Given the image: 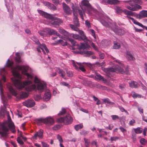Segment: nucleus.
I'll list each match as a JSON object with an SVG mask.
<instances>
[{
    "label": "nucleus",
    "instance_id": "nucleus-1",
    "mask_svg": "<svg viewBox=\"0 0 147 147\" xmlns=\"http://www.w3.org/2000/svg\"><path fill=\"white\" fill-rule=\"evenodd\" d=\"M13 62L9 60L8 59L7 62L6 63L7 65L9 67H10L11 69V71L12 74L15 77L20 78L21 76L20 74L18 72L16 69L21 70L22 71L23 74L26 75L28 79L32 80L33 78V74L32 73H27L29 67L27 66L17 65L15 67H13Z\"/></svg>",
    "mask_w": 147,
    "mask_h": 147
},
{
    "label": "nucleus",
    "instance_id": "nucleus-2",
    "mask_svg": "<svg viewBox=\"0 0 147 147\" xmlns=\"http://www.w3.org/2000/svg\"><path fill=\"white\" fill-rule=\"evenodd\" d=\"M129 68L127 66L125 68V70L124 71L123 68L119 67L118 66H117L114 68L113 67L102 68V70L104 72L107 73V76L109 77L110 75L109 74V72H115L117 71H119L121 74L125 73L126 74H128L129 73Z\"/></svg>",
    "mask_w": 147,
    "mask_h": 147
},
{
    "label": "nucleus",
    "instance_id": "nucleus-3",
    "mask_svg": "<svg viewBox=\"0 0 147 147\" xmlns=\"http://www.w3.org/2000/svg\"><path fill=\"white\" fill-rule=\"evenodd\" d=\"M15 86L17 88L21 89L24 87L26 86H28L32 83V81L30 80H26L22 82L21 80L15 78H11Z\"/></svg>",
    "mask_w": 147,
    "mask_h": 147
},
{
    "label": "nucleus",
    "instance_id": "nucleus-4",
    "mask_svg": "<svg viewBox=\"0 0 147 147\" xmlns=\"http://www.w3.org/2000/svg\"><path fill=\"white\" fill-rule=\"evenodd\" d=\"M38 33L40 36L43 37L47 36L48 35L50 36L53 34L57 36L59 35V34L55 30L50 28H45L42 30L38 31Z\"/></svg>",
    "mask_w": 147,
    "mask_h": 147
},
{
    "label": "nucleus",
    "instance_id": "nucleus-5",
    "mask_svg": "<svg viewBox=\"0 0 147 147\" xmlns=\"http://www.w3.org/2000/svg\"><path fill=\"white\" fill-rule=\"evenodd\" d=\"M73 118L69 114L67 115L64 117H61L57 119V121L60 123H63L66 125L71 123L73 121Z\"/></svg>",
    "mask_w": 147,
    "mask_h": 147
},
{
    "label": "nucleus",
    "instance_id": "nucleus-6",
    "mask_svg": "<svg viewBox=\"0 0 147 147\" xmlns=\"http://www.w3.org/2000/svg\"><path fill=\"white\" fill-rule=\"evenodd\" d=\"M69 40L73 46H78V49L79 50L81 49H87L90 47V46L87 43H81V45L79 46L78 43L73 39L69 38Z\"/></svg>",
    "mask_w": 147,
    "mask_h": 147
},
{
    "label": "nucleus",
    "instance_id": "nucleus-7",
    "mask_svg": "<svg viewBox=\"0 0 147 147\" xmlns=\"http://www.w3.org/2000/svg\"><path fill=\"white\" fill-rule=\"evenodd\" d=\"M36 122L37 123H44L46 124H53L54 122V120L52 117H48L46 118L43 119L39 118L36 119Z\"/></svg>",
    "mask_w": 147,
    "mask_h": 147
},
{
    "label": "nucleus",
    "instance_id": "nucleus-8",
    "mask_svg": "<svg viewBox=\"0 0 147 147\" xmlns=\"http://www.w3.org/2000/svg\"><path fill=\"white\" fill-rule=\"evenodd\" d=\"M123 13L127 15L126 17L128 19H130L131 20L134 24L138 25L141 27H143L144 26V25L142 24L137 21L133 18L130 17V16H131V15H130V14H131V13H132V11H128L126 9H124V10L123 11Z\"/></svg>",
    "mask_w": 147,
    "mask_h": 147
},
{
    "label": "nucleus",
    "instance_id": "nucleus-9",
    "mask_svg": "<svg viewBox=\"0 0 147 147\" xmlns=\"http://www.w3.org/2000/svg\"><path fill=\"white\" fill-rule=\"evenodd\" d=\"M0 129L2 131H0V134L2 137H6L9 129L7 126L6 123H0Z\"/></svg>",
    "mask_w": 147,
    "mask_h": 147
},
{
    "label": "nucleus",
    "instance_id": "nucleus-10",
    "mask_svg": "<svg viewBox=\"0 0 147 147\" xmlns=\"http://www.w3.org/2000/svg\"><path fill=\"white\" fill-rule=\"evenodd\" d=\"M79 66V67H78L74 61H73L72 65H73L75 67V69H79L81 70L82 72H84L86 71V70L84 68L83 65V64H85L86 65L88 66H91V64L90 63H86L85 62L81 63H76Z\"/></svg>",
    "mask_w": 147,
    "mask_h": 147
},
{
    "label": "nucleus",
    "instance_id": "nucleus-11",
    "mask_svg": "<svg viewBox=\"0 0 147 147\" xmlns=\"http://www.w3.org/2000/svg\"><path fill=\"white\" fill-rule=\"evenodd\" d=\"M82 5L86 7L88 9V13L89 15L92 13V11H94V9L92 7L88 0H83L81 3Z\"/></svg>",
    "mask_w": 147,
    "mask_h": 147
},
{
    "label": "nucleus",
    "instance_id": "nucleus-12",
    "mask_svg": "<svg viewBox=\"0 0 147 147\" xmlns=\"http://www.w3.org/2000/svg\"><path fill=\"white\" fill-rule=\"evenodd\" d=\"M4 123H6V125H8V128L13 133H14L16 132L14 125L11 121V118L9 115H8V121H5Z\"/></svg>",
    "mask_w": 147,
    "mask_h": 147
},
{
    "label": "nucleus",
    "instance_id": "nucleus-13",
    "mask_svg": "<svg viewBox=\"0 0 147 147\" xmlns=\"http://www.w3.org/2000/svg\"><path fill=\"white\" fill-rule=\"evenodd\" d=\"M52 21L51 22L52 25L59 26L63 23V20L59 18L53 17L51 20Z\"/></svg>",
    "mask_w": 147,
    "mask_h": 147
},
{
    "label": "nucleus",
    "instance_id": "nucleus-14",
    "mask_svg": "<svg viewBox=\"0 0 147 147\" xmlns=\"http://www.w3.org/2000/svg\"><path fill=\"white\" fill-rule=\"evenodd\" d=\"M115 27L111 28V29L116 34L119 35H122L124 34V31L120 28L115 25Z\"/></svg>",
    "mask_w": 147,
    "mask_h": 147
},
{
    "label": "nucleus",
    "instance_id": "nucleus-15",
    "mask_svg": "<svg viewBox=\"0 0 147 147\" xmlns=\"http://www.w3.org/2000/svg\"><path fill=\"white\" fill-rule=\"evenodd\" d=\"M24 105L28 107H31L34 106L35 105V102L32 99L28 100L23 102Z\"/></svg>",
    "mask_w": 147,
    "mask_h": 147
},
{
    "label": "nucleus",
    "instance_id": "nucleus-16",
    "mask_svg": "<svg viewBox=\"0 0 147 147\" xmlns=\"http://www.w3.org/2000/svg\"><path fill=\"white\" fill-rule=\"evenodd\" d=\"M37 11L42 16H44L46 18L51 20L52 18H53V16L52 15L47 13L41 10L38 9L37 10Z\"/></svg>",
    "mask_w": 147,
    "mask_h": 147
},
{
    "label": "nucleus",
    "instance_id": "nucleus-17",
    "mask_svg": "<svg viewBox=\"0 0 147 147\" xmlns=\"http://www.w3.org/2000/svg\"><path fill=\"white\" fill-rule=\"evenodd\" d=\"M62 5L63 11L64 13L68 15H69L71 13V10L68 5L63 2L62 3Z\"/></svg>",
    "mask_w": 147,
    "mask_h": 147
},
{
    "label": "nucleus",
    "instance_id": "nucleus-18",
    "mask_svg": "<svg viewBox=\"0 0 147 147\" xmlns=\"http://www.w3.org/2000/svg\"><path fill=\"white\" fill-rule=\"evenodd\" d=\"M125 7L128 9L133 11H136L142 9V7L137 4H135L134 7L130 6L128 5H126Z\"/></svg>",
    "mask_w": 147,
    "mask_h": 147
},
{
    "label": "nucleus",
    "instance_id": "nucleus-19",
    "mask_svg": "<svg viewBox=\"0 0 147 147\" xmlns=\"http://www.w3.org/2000/svg\"><path fill=\"white\" fill-rule=\"evenodd\" d=\"M0 94L2 100L3 102V105L5 106V102H6V98L3 94V86L1 82L0 81Z\"/></svg>",
    "mask_w": 147,
    "mask_h": 147
},
{
    "label": "nucleus",
    "instance_id": "nucleus-20",
    "mask_svg": "<svg viewBox=\"0 0 147 147\" xmlns=\"http://www.w3.org/2000/svg\"><path fill=\"white\" fill-rule=\"evenodd\" d=\"M43 130L42 129H40L36 133L32 138L36 140L37 137H38L39 138H42L43 137Z\"/></svg>",
    "mask_w": 147,
    "mask_h": 147
},
{
    "label": "nucleus",
    "instance_id": "nucleus-21",
    "mask_svg": "<svg viewBox=\"0 0 147 147\" xmlns=\"http://www.w3.org/2000/svg\"><path fill=\"white\" fill-rule=\"evenodd\" d=\"M46 86V84L44 83L41 82L37 85V89L40 92H42Z\"/></svg>",
    "mask_w": 147,
    "mask_h": 147
},
{
    "label": "nucleus",
    "instance_id": "nucleus-22",
    "mask_svg": "<svg viewBox=\"0 0 147 147\" xmlns=\"http://www.w3.org/2000/svg\"><path fill=\"white\" fill-rule=\"evenodd\" d=\"M72 37L75 38L76 39H78L79 40H87V38L86 36H83V37H81L78 34H72Z\"/></svg>",
    "mask_w": 147,
    "mask_h": 147
},
{
    "label": "nucleus",
    "instance_id": "nucleus-23",
    "mask_svg": "<svg viewBox=\"0 0 147 147\" xmlns=\"http://www.w3.org/2000/svg\"><path fill=\"white\" fill-rule=\"evenodd\" d=\"M56 71L59 74L60 76L62 78H64L65 76V73L63 70L60 69L59 67H57L56 68Z\"/></svg>",
    "mask_w": 147,
    "mask_h": 147
},
{
    "label": "nucleus",
    "instance_id": "nucleus-24",
    "mask_svg": "<svg viewBox=\"0 0 147 147\" xmlns=\"http://www.w3.org/2000/svg\"><path fill=\"white\" fill-rule=\"evenodd\" d=\"M7 87L8 88L9 91L13 95L15 96H16L17 95V92L12 87V86L11 84H9L8 85H7Z\"/></svg>",
    "mask_w": 147,
    "mask_h": 147
},
{
    "label": "nucleus",
    "instance_id": "nucleus-25",
    "mask_svg": "<svg viewBox=\"0 0 147 147\" xmlns=\"http://www.w3.org/2000/svg\"><path fill=\"white\" fill-rule=\"evenodd\" d=\"M46 5L50 9L53 10H55L57 9L56 7L53 4L51 3L48 2H45Z\"/></svg>",
    "mask_w": 147,
    "mask_h": 147
},
{
    "label": "nucleus",
    "instance_id": "nucleus-26",
    "mask_svg": "<svg viewBox=\"0 0 147 147\" xmlns=\"http://www.w3.org/2000/svg\"><path fill=\"white\" fill-rule=\"evenodd\" d=\"M51 97V94L49 90H47L45 93L43 98L46 101L49 100Z\"/></svg>",
    "mask_w": 147,
    "mask_h": 147
},
{
    "label": "nucleus",
    "instance_id": "nucleus-27",
    "mask_svg": "<svg viewBox=\"0 0 147 147\" xmlns=\"http://www.w3.org/2000/svg\"><path fill=\"white\" fill-rule=\"evenodd\" d=\"M126 58L130 60H134L135 59V58L131 54V52L127 51L126 52Z\"/></svg>",
    "mask_w": 147,
    "mask_h": 147
},
{
    "label": "nucleus",
    "instance_id": "nucleus-28",
    "mask_svg": "<svg viewBox=\"0 0 147 147\" xmlns=\"http://www.w3.org/2000/svg\"><path fill=\"white\" fill-rule=\"evenodd\" d=\"M107 3L111 5H115L120 3V1L118 0H108Z\"/></svg>",
    "mask_w": 147,
    "mask_h": 147
},
{
    "label": "nucleus",
    "instance_id": "nucleus-29",
    "mask_svg": "<svg viewBox=\"0 0 147 147\" xmlns=\"http://www.w3.org/2000/svg\"><path fill=\"white\" fill-rule=\"evenodd\" d=\"M6 71L5 70V68H3L0 69V74L2 75V80H3L4 82H5L6 81V78L4 75H2V74H6Z\"/></svg>",
    "mask_w": 147,
    "mask_h": 147
},
{
    "label": "nucleus",
    "instance_id": "nucleus-30",
    "mask_svg": "<svg viewBox=\"0 0 147 147\" xmlns=\"http://www.w3.org/2000/svg\"><path fill=\"white\" fill-rule=\"evenodd\" d=\"M59 32L61 34H63L66 37H67L69 36V33L62 28H59Z\"/></svg>",
    "mask_w": 147,
    "mask_h": 147
},
{
    "label": "nucleus",
    "instance_id": "nucleus-31",
    "mask_svg": "<svg viewBox=\"0 0 147 147\" xmlns=\"http://www.w3.org/2000/svg\"><path fill=\"white\" fill-rule=\"evenodd\" d=\"M81 54H84L85 56L86 57H89L90 55L93 54V53L90 51H84L83 52H81Z\"/></svg>",
    "mask_w": 147,
    "mask_h": 147
},
{
    "label": "nucleus",
    "instance_id": "nucleus-32",
    "mask_svg": "<svg viewBox=\"0 0 147 147\" xmlns=\"http://www.w3.org/2000/svg\"><path fill=\"white\" fill-rule=\"evenodd\" d=\"M36 86L35 84H32L30 86H27L26 88V89L28 91H31L35 89Z\"/></svg>",
    "mask_w": 147,
    "mask_h": 147
},
{
    "label": "nucleus",
    "instance_id": "nucleus-33",
    "mask_svg": "<svg viewBox=\"0 0 147 147\" xmlns=\"http://www.w3.org/2000/svg\"><path fill=\"white\" fill-rule=\"evenodd\" d=\"M129 86L131 88H137L138 87V83L136 82L132 81L129 83Z\"/></svg>",
    "mask_w": 147,
    "mask_h": 147
},
{
    "label": "nucleus",
    "instance_id": "nucleus-34",
    "mask_svg": "<svg viewBox=\"0 0 147 147\" xmlns=\"http://www.w3.org/2000/svg\"><path fill=\"white\" fill-rule=\"evenodd\" d=\"M130 14L132 16L135 17L137 18L141 19L142 18L141 13H140V11L139 14H136V13L132 11V13H131V14Z\"/></svg>",
    "mask_w": 147,
    "mask_h": 147
},
{
    "label": "nucleus",
    "instance_id": "nucleus-35",
    "mask_svg": "<svg viewBox=\"0 0 147 147\" xmlns=\"http://www.w3.org/2000/svg\"><path fill=\"white\" fill-rule=\"evenodd\" d=\"M39 47L41 49H42L44 53L45 54V53L44 51V49H45V50L47 52V53L49 52V50L45 44H42L41 45H40V46Z\"/></svg>",
    "mask_w": 147,
    "mask_h": 147
},
{
    "label": "nucleus",
    "instance_id": "nucleus-36",
    "mask_svg": "<svg viewBox=\"0 0 147 147\" xmlns=\"http://www.w3.org/2000/svg\"><path fill=\"white\" fill-rule=\"evenodd\" d=\"M82 82L84 85L89 86H90L92 83L91 82L87 80L86 79L84 81H82Z\"/></svg>",
    "mask_w": 147,
    "mask_h": 147
},
{
    "label": "nucleus",
    "instance_id": "nucleus-37",
    "mask_svg": "<svg viewBox=\"0 0 147 147\" xmlns=\"http://www.w3.org/2000/svg\"><path fill=\"white\" fill-rule=\"evenodd\" d=\"M131 94L132 97L134 98H140L142 97V95L135 93L134 92H132L131 93Z\"/></svg>",
    "mask_w": 147,
    "mask_h": 147
},
{
    "label": "nucleus",
    "instance_id": "nucleus-38",
    "mask_svg": "<svg viewBox=\"0 0 147 147\" xmlns=\"http://www.w3.org/2000/svg\"><path fill=\"white\" fill-rule=\"evenodd\" d=\"M100 22L104 26L108 28L110 27V23H109L104 20H101Z\"/></svg>",
    "mask_w": 147,
    "mask_h": 147
},
{
    "label": "nucleus",
    "instance_id": "nucleus-39",
    "mask_svg": "<svg viewBox=\"0 0 147 147\" xmlns=\"http://www.w3.org/2000/svg\"><path fill=\"white\" fill-rule=\"evenodd\" d=\"M73 22L74 24L76 26H78L79 25V23L77 17H74L73 19Z\"/></svg>",
    "mask_w": 147,
    "mask_h": 147
},
{
    "label": "nucleus",
    "instance_id": "nucleus-40",
    "mask_svg": "<svg viewBox=\"0 0 147 147\" xmlns=\"http://www.w3.org/2000/svg\"><path fill=\"white\" fill-rule=\"evenodd\" d=\"M16 57L15 58V61L18 63L20 62L21 60L19 53L17 52L16 53Z\"/></svg>",
    "mask_w": 147,
    "mask_h": 147
},
{
    "label": "nucleus",
    "instance_id": "nucleus-41",
    "mask_svg": "<svg viewBox=\"0 0 147 147\" xmlns=\"http://www.w3.org/2000/svg\"><path fill=\"white\" fill-rule=\"evenodd\" d=\"M142 18L147 17V10H142L140 11Z\"/></svg>",
    "mask_w": 147,
    "mask_h": 147
},
{
    "label": "nucleus",
    "instance_id": "nucleus-42",
    "mask_svg": "<svg viewBox=\"0 0 147 147\" xmlns=\"http://www.w3.org/2000/svg\"><path fill=\"white\" fill-rule=\"evenodd\" d=\"M96 74V78L99 80H102V81L105 80V79L104 78L99 74H98L97 73H95Z\"/></svg>",
    "mask_w": 147,
    "mask_h": 147
},
{
    "label": "nucleus",
    "instance_id": "nucleus-43",
    "mask_svg": "<svg viewBox=\"0 0 147 147\" xmlns=\"http://www.w3.org/2000/svg\"><path fill=\"white\" fill-rule=\"evenodd\" d=\"M120 47V44L116 41H114V45L113 48L115 49H117L119 48Z\"/></svg>",
    "mask_w": 147,
    "mask_h": 147
},
{
    "label": "nucleus",
    "instance_id": "nucleus-44",
    "mask_svg": "<svg viewBox=\"0 0 147 147\" xmlns=\"http://www.w3.org/2000/svg\"><path fill=\"white\" fill-rule=\"evenodd\" d=\"M28 95V93L22 92L20 95V97L22 98H27Z\"/></svg>",
    "mask_w": 147,
    "mask_h": 147
},
{
    "label": "nucleus",
    "instance_id": "nucleus-45",
    "mask_svg": "<svg viewBox=\"0 0 147 147\" xmlns=\"http://www.w3.org/2000/svg\"><path fill=\"white\" fill-rule=\"evenodd\" d=\"M83 127V125L82 124H79L74 126L75 129L77 131H78L80 129L82 128Z\"/></svg>",
    "mask_w": 147,
    "mask_h": 147
},
{
    "label": "nucleus",
    "instance_id": "nucleus-46",
    "mask_svg": "<svg viewBox=\"0 0 147 147\" xmlns=\"http://www.w3.org/2000/svg\"><path fill=\"white\" fill-rule=\"evenodd\" d=\"M65 70L68 77L70 78L73 76V73L71 71H68L67 69H66Z\"/></svg>",
    "mask_w": 147,
    "mask_h": 147
},
{
    "label": "nucleus",
    "instance_id": "nucleus-47",
    "mask_svg": "<svg viewBox=\"0 0 147 147\" xmlns=\"http://www.w3.org/2000/svg\"><path fill=\"white\" fill-rule=\"evenodd\" d=\"M134 131L136 134H140L142 132V130L139 127L135 129Z\"/></svg>",
    "mask_w": 147,
    "mask_h": 147
},
{
    "label": "nucleus",
    "instance_id": "nucleus-48",
    "mask_svg": "<svg viewBox=\"0 0 147 147\" xmlns=\"http://www.w3.org/2000/svg\"><path fill=\"white\" fill-rule=\"evenodd\" d=\"M102 100L103 101V102L105 103H107L109 104H113V102H111L110 100L108 98H106L103 99H102Z\"/></svg>",
    "mask_w": 147,
    "mask_h": 147
},
{
    "label": "nucleus",
    "instance_id": "nucleus-49",
    "mask_svg": "<svg viewBox=\"0 0 147 147\" xmlns=\"http://www.w3.org/2000/svg\"><path fill=\"white\" fill-rule=\"evenodd\" d=\"M33 41L36 44L39 45V47L40 46V45H41V44H40L38 39L37 38L35 37L34 36L33 37Z\"/></svg>",
    "mask_w": 147,
    "mask_h": 147
},
{
    "label": "nucleus",
    "instance_id": "nucleus-50",
    "mask_svg": "<svg viewBox=\"0 0 147 147\" xmlns=\"http://www.w3.org/2000/svg\"><path fill=\"white\" fill-rule=\"evenodd\" d=\"M140 142L142 145H145L147 144L146 140L143 138H141L140 140Z\"/></svg>",
    "mask_w": 147,
    "mask_h": 147
},
{
    "label": "nucleus",
    "instance_id": "nucleus-51",
    "mask_svg": "<svg viewBox=\"0 0 147 147\" xmlns=\"http://www.w3.org/2000/svg\"><path fill=\"white\" fill-rule=\"evenodd\" d=\"M57 42L58 43L61 44L63 46H65L67 45V42L66 41L64 42L62 40L59 39L57 41Z\"/></svg>",
    "mask_w": 147,
    "mask_h": 147
},
{
    "label": "nucleus",
    "instance_id": "nucleus-52",
    "mask_svg": "<svg viewBox=\"0 0 147 147\" xmlns=\"http://www.w3.org/2000/svg\"><path fill=\"white\" fill-rule=\"evenodd\" d=\"M57 42L58 43L61 44L63 46H65L67 45V42L66 41L64 42L62 40L59 39L57 41Z\"/></svg>",
    "mask_w": 147,
    "mask_h": 147
},
{
    "label": "nucleus",
    "instance_id": "nucleus-53",
    "mask_svg": "<svg viewBox=\"0 0 147 147\" xmlns=\"http://www.w3.org/2000/svg\"><path fill=\"white\" fill-rule=\"evenodd\" d=\"M118 107L122 112H125L128 115L129 113L127 111L125 110V109L122 106H119Z\"/></svg>",
    "mask_w": 147,
    "mask_h": 147
},
{
    "label": "nucleus",
    "instance_id": "nucleus-54",
    "mask_svg": "<svg viewBox=\"0 0 147 147\" xmlns=\"http://www.w3.org/2000/svg\"><path fill=\"white\" fill-rule=\"evenodd\" d=\"M70 26L72 29L74 31H79V28H78L77 27L74 26L72 24H70Z\"/></svg>",
    "mask_w": 147,
    "mask_h": 147
},
{
    "label": "nucleus",
    "instance_id": "nucleus-55",
    "mask_svg": "<svg viewBox=\"0 0 147 147\" xmlns=\"http://www.w3.org/2000/svg\"><path fill=\"white\" fill-rule=\"evenodd\" d=\"M34 82L38 84L41 82L40 80L36 76H35L34 77Z\"/></svg>",
    "mask_w": 147,
    "mask_h": 147
},
{
    "label": "nucleus",
    "instance_id": "nucleus-56",
    "mask_svg": "<svg viewBox=\"0 0 147 147\" xmlns=\"http://www.w3.org/2000/svg\"><path fill=\"white\" fill-rule=\"evenodd\" d=\"M97 88H101L102 89L105 90H107L108 89L105 86H102L100 85H97Z\"/></svg>",
    "mask_w": 147,
    "mask_h": 147
},
{
    "label": "nucleus",
    "instance_id": "nucleus-57",
    "mask_svg": "<svg viewBox=\"0 0 147 147\" xmlns=\"http://www.w3.org/2000/svg\"><path fill=\"white\" fill-rule=\"evenodd\" d=\"M124 9L122 10L119 7H117L116 9V11L118 13H121L122 12H123V11Z\"/></svg>",
    "mask_w": 147,
    "mask_h": 147
},
{
    "label": "nucleus",
    "instance_id": "nucleus-58",
    "mask_svg": "<svg viewBox=\"0 0 147 147\" xmlns=\"http://www.w3.org/2000/svg\"><path fill=\"white\" fill-rule=\"evenodd\" d=\"M78 11L79 13L80 16L82 20H84V18L83 17V14L84 13V12L82 10H81L80 9L78 10Z\"/></svg>",
    "mask_w": 147,
    "mask_h": 147
},
{
    "label": "nucleus",
    "instance_id": "nucleus-59",
    "mask_svg": "<svg viewBox=\"0 0 147 147\" xmlns=\"http://www.w3.org/2000/svg\"><path fill=\"white\" fill-rule=\"evenodd\" d=\"M66 113V110L65 108H62V110L60 111L58 115H61L65 114Z\"/></svg>",
    "mask_w": 147,
    "mask_h": 147
},
{
    "label": "nucleus",
    "instance_id": "nucleus-60",
    "mask_svg": "<svg viewBox=\"0 0 147 147\" xmlns=\"http://www.w3.org/2000/svg\"><path fill=\"white\" fill-rule=\"evenodd\" d=\"M84 140L85 142V145L87 146V145H89L90 144V141L89 140L86 139V138H84Z\"/></svg>",
    "mask_w": 147,
    "mask_h": 147
},
{
    "label": "nucleus",
    "instance_id": "nucleus-61",
    "mask_svg": "<svg viewBox=\"0 0 147 147\" xmlns=\"http://www.w3.org/2000/svg\"><path fill=\"white\" fill-rule=\"evenodd\" d=\"M17 140L18 143L22 145L24 144L23 142L20 137H18L17 138Z\"/></svg>",
    "mask_w": 147,
    "mask_h": 147
},
{
    "label": "nucleus",
    "instance_id": "nucleus-62",
    "mask_svg": "<svg viewBox=\"0 0 147 147\" xmlns=\"http://www.w3.org/2000/svg\"><path fill=\"white\" fill-rule=\"evenodd\" d=\"M89 132L88 131H86L85 130H82L81 132H80V134L83 135H87L88 133Z\"/></svg>",
    "mask_w": 147,
    "mask_h": 147
},
{
    "label": "nucleus",
    "instance_id": "nucleus-63",
    "mask_svg": "<svg viewBox=\"0 0 147 147\" xmlns=\"http://www.w3.org/2000/svg\"><path fill=\"white\" fill-rule=\"evenodd\" d=\"M90 31L91 33V34L93 36L94 38L95 39L96 38V36L95 35V31L93 29L90 30Z\"/></svg>",
    "mask_w": 147,
    "mask_h": 147
},
{
    "label": "nucleus",
    "instance_id": "nucleus-64",
    "mask_svg": "<svg viewBox=\"0 0 147 147\" xmlns=\"http://www.w3.org/2000/svg\"><path fill=\"white\" fill-rule=\"evenodd\" d=\"M111 117H112V119L113 120H115L116 119H119V117L118 115H112L111 116Z\"/></svg>",
    "mask_w": 147,
    "mask_h": 147
}]
</instances>
